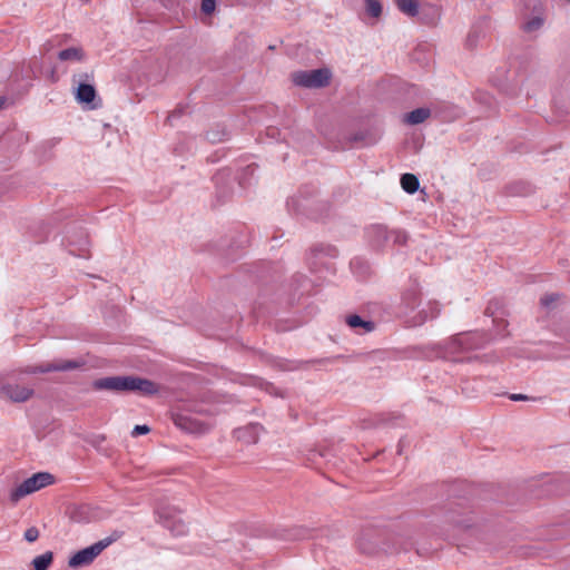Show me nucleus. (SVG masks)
Listing matches in <instances>:
<instances>
[{
  "instance_id": "26",
  "label": "nucleus",
  "mask_w": 570,
  "mask_h": 570,
  "mask_svg": "<svg viewBox=\"0 0 570 570\" xmlns=\"http://www.w3.org/2000/svg\"><path fill=\"white\" fill-rule=\"evenodd\" d=\"M23 538L28 542H35L39 538V530L36 527H30L24 531Z\"/></svg>"
},
{
  "instance_id": "13",
  "label": "nucleus",
  "mask_w": 570,
  "mask_h": 570,
  "mask_svg": "<svg viewBox=\"0 0 570 570\" xmlns=\"http://www.w3.org/2000/svg\"><path fill=\"white\" fill-rule=\"evenodd\" d=\"M368 237L374 246H382L390 239V232L383 225H374L368 229Z\"/></svg>"
},
{
  "instance_id": "24",
  "label": "nucleus",
  "mask_w": 570,
  "mask_h": 570,
  "mask_svg": "<svg viewBox=\"0 0 570 570\" xmlns=\"http://www.w3.org/2000/svg\"><path fill=\"white\" fill-rule=\"evenodd\" d=\"M227 137L225 129H210L206 132V139L213 144L220 142Z\"/></svg>"
},
{
  "instance_id": "35",
  "label": "nucleus",
  "mask_w": 570,
  "mask_h": 570,
  "mask_svg": "<svg viewBox=\"0 0 570 570\" xmlns=\"http://www.w3.org/2000/svg\"><path fill=\"white\" fill-rule=\"evenodd\" d=\"M239 184H240V185H243V184H244V179H243V178H240V179H239Z\"/></svg>"
},
{
  "instance_id": "22",
  "label": "nucleus",
  "mask_w": 570,
  "mask_h": 570,
  "mask_svg": "<svg viewBox=\"0 0 570 570\" xmlns=\"http://www.w3.org/2000/svg\"><path fill=\"white\" fill-rule=\"evenodd\" d=\"M543 23H544L543 18L537 16V17L529 19L523 24L522 28L525 32L531 33V32H535V31L540 30L542 28Z\"/></svg>"
},
{
  "instance_id": "9",
  "label": "nucleus",
  "mask_w": 570,
  "mask_h": 570,
  "mask_svg": "<svg viewBox=\"0 0 570 570\" xmlns=\"http://www.w3.org/2000/svg\"><path fill=\"white\" fill-rule=\"evenodd\" d=\"M476 334H458L452 336L448 342V351L450 354L461 353L479 347L476 343Z\"/></svg>"
},
{
  "instance_id": "34",
  "label": "nucleus",
  "mask_w": 570,
  "mask_h": 570,
  "mask_svg": "<svg viewBox=\"0 0 570 570\" xmlns=\"http://www.w3.org/2000/svg\"><path fill=\"white\" fill-rule=\"evenodd\" d=\"M4 102H6V98L0 97V109L3 107Z\"/></svg>"
},
{
  "instance_id": "16",
  "label": "nucleus",
  "mask_w": 570,
  "mask_h": 570,
  "mask_svg": "<svg viewBox=\"0 0 570 570\" xmlns=\"http://www.w3.org/2000/svg\"><path fill=\"white\" fill-rule=\"evenodd\" d=\"M401 186L406 193L414 194L419 189L420 183L415 175L403 174L401 177Z\"/></svg>"
},
{
  "instance_id": "11",
  "label": "nucleus",
  "mask_w": 570,
  "mask_h": 570,
  "mask_svg": "<svg viewBox=\"0 0 570 570\" xmlns=\"http://www.w3.org/2000/svg\"><path fill=\"white\" fill-rule=\"evenodd\" d=\"M81 366L80 362L77 361H58L52 363H47L45 365L35 366L30 373H48V372H65L78 368Z\"/></svg>"
},
{
  "instance_id": "21",
  "label": "nucleus",
  "mask_w": 570,
  "mask_h": 570,
  "mask_svg": "<svg viewBox=\"0 0 570 570\" xmlns=\"http://www.w3.org/2000/svg\"><path fill=\"white\" fill-rule=\"evenodd\" d=\"M366 12L373 17L379 18L382 13V4L380 0H364Z\"/></svg>"
},
{
  "instance_id": "12",
  "label": "nucleus",
  "mask_w": 570,
  "mask_h": 570,
  "mask_svg": "<svg viewBox=\"0 0 570 570\" xmlns=\"http://www.w3.org/2000/svg\"><path fill=\"white\" fill-rule=\"evenodd\" d=\"M78 77H79V80H78V87H77V92H76L77 100L80 102H85V104L92 102L94 99L96 98L95 87L89 83L81 82L82 79L88 78V75L82 73V75H79Z\"/></svg>"
},
{
  "instance_id": "33",
  "label": "nucleus",
  "mask_w": 570,
  "mask_h": 570,
  "mask_svg": "<svg viewBox=\"0 0 570 570\" xmlns=\"http://www.w3.org/2000/svg\"><path fill=\"white\" fill-rule=\"evenodd\" d=\"M276 129L275 128H268L267 135L274 137Z\"/></svg>"
},
{
  "instance_id": "2",
  "label": "nucleus",
  "mask_w": 570,
  "mask_h": 570,
  "mask_svg": "<svg viewBox=\"0 0 570 570\" xmlns=\"http://www.w3.org/2000/svg\"><path fill=\"white\" fill-rule=\"evenodd\" d=\"M358 548L363 553L375 554L377 552L396 553L404 547V538L401 535H392L383 538L382 534L368 531L363 533L357 541Z\"/></svg>"
},
{
  "instance_id": "36",
  "label": "nucleus",
  "mask_w": 570,
  "mask_h": 570,
  "mask_svg": "<svg viewBox=\"0 0 570 570\" xmlns=\"http://www.w3.org/2000/svg\"><path fill=\"white\" fill-rule=\"evenodd\" d=\"M291 535H292V537H294V538H298V537H297L295 533H293V532L291 533Z\"/></svg>"
},
{
  "instance_id": "27",
  "label": "nucleus",
  "mask_w": 570,
  "mask_h": 570,
  "mask_svg": "<svg viewBox=\"0 0 570 570\" xmlns=\"http://www.w3.org/2000/svg\"><path fill=\"white\" fill-rule=\"evenodd\" d=\"M150 431L149 426L147 425H136L131 432L132 436H138L142 434H147Z\"/></svg>"
},
{
  "instance_id": "10",
  "label": "nucleus",
  "mask_w": 570,
  "mask_h": 570,
  "mask_svg": "<svg viewBox=\"0 0 570 570\" xmlns=\"http://www.w3.org/2000/svg\"><path fill=\"white\" fill-rule=\"evenodd\" d=\"M67 240L70 254L78 257H89L90 242L87 234L80 232L78 238L75 235H68Z\"/></svg>"
},
{
  "instance_id": "31",
  "label": "nucleus",
  "mask_w": 570,
  "mask_h": 570,
  "mask_svg": "<svg viewBox=\"0 0 570 570\" xmlns=\"http://www.w3.org/2000/svg\"><path fill=\"white\" fill-rule=\"evenodd\" d=\"M475 39H476V32L475 31H471L468 36V45L470 47L474 46L475 43Z\"/></svg>"
},
{
  "instance_id": "23",
  "label": "nucleus",
  "mask_w": 570,
  "mask_h": 570,
  "mask_svg": "<svg viewBox=\"0 0 570 570\" xmlns=\"http://www.w3.org/2000/svg\"><path fill=\"white\" fill-rule=\"evenodd\" d=\"M440 304L438 302H431L428 305V309H423L422 314L424 316L422 317V322H425L428 318H435L440 314Z\"/></svg>"
},
{
  "instance_id": "17",
  "label": "nucleus",
  "mask_w": 570,
  "mask_h": 570,
  "mask_svg": "<svg viewBox=\"0 0 570 570\" xmlns=\"http://www.w3.org/2000/svg\"><path fill=\"white\" fill-rule=\"evenodd\" d=\"M58 58L61 61H67V60L80 61L83 59V51L80 48H76V47L67 48V49L61 50L58 53Z\"/></svg>"
},
{
  "instance_id": "5",
  "label": "nucleus",
  "mask_w": 570,
  "mask_h": 570,
  "mask_svg": "<svg viewBox=\"0 0 570 570\" xmlns=\"http://www.w3.org/2000/svg\"><path fill=\"white\" fill-rule=\"evenodd\" d=\"M179 514L180 511L175 507L165 505L157 509L158 521L177 537L188 531L187 524Z\"/></svg>"
},
{
  "instance_id": "32",
  "label": "nucleus",
  "mask_w": 570,
  "mask_h": 570,
  "mask_svg": "<svg viewBox=\"0 0 570 570\" xmlns=\"http://www.w3.org/2000/svg\"><path fill=\"white\" fill-rule=\"evenodd\" d=\"M510 399L513 401H523L527 400L528 397L523 394H512Z\"/></svg>"
},
{
  "instance_id": "8",
  "label": "nucleus",
  "mask_w": 570,
  "mask_h": 570,
  "mask_svg": "<svg viewBox=\"0 0 570 570\" xmlns=\"http://www.w3.org/2000/svg\"><path fill=\"white\" fill-rule=\"evenodd\" d=\"M2 397L14 403L27 402L33 395V389L17 383H4L0 389Z\"/></svg>"
},
{
  "instance_id": "1",
  "label": "nucleus",
  "mask_w": 570,
  "mask_h": 570,
  "mask_svg": "<svg viewBox=\"0 0 570 570\" xmlns=\"http://www.w3.org/2000/svg\"><path fill=\"white\" fill-rule=\"evenodd\" d=\"M95 391H110L115 393L138 392L145 396L156 395L160 391L159 384L136 375H117L97 379L91 384Z\"/></svg>"
},
{
  "instance_id": "14",
  "label": "nucleus",
  "mask_w": 570,
  "mask_h": 570,
  "mask_svg": "<svg viewBox=\"0 0 570 570\" xmlns=\"http://www.w3.org/2000/svg\"><path fill=\"white\" fill-rule=\"evenodd\" d=\"M397 9L407 17H415L419 13L417 0H394Z\"/></svg>"
},
{
  "instance_id": "19",
  "label": "nucleus",
  "mask_w": 570,
  "mask_h": 570,
  "mask_svg": "<svg viewBox=\"0 0 570 570\" xmlns=\"http://www.w3.org/2000/svg\"><path fill=\"white\" fill-rule=\"evenodd\" d=\"M261 429H262V426H259L258 424H253V425L246 426L244 429H238L236 431V434H237L238 439H246L247 434H250L252 438H250V440L248 439L247 441L252 442V443H256L258 440L257 433H258V430H261Z\"/></svg>"
},
{
  "instance_id": "20",
  "label": "nucleus",
  "mask_w": 570,
  "mask_h": 570,
  "mask_svg": "<svg viewBox=\"0 0 570 570\" xmlns=\"http://www.w3.org/2000/svg\"><path fill=\"white\" fill-rule=\"evenodd\" d=\"M350 327H363L366 332H371L374 327L373 323L363 321L358 315H351L346 318Z\"/></svg>"
},
{
  "instance_id": "3",
  "label": "nucleus",
  "mask_w": 570,
  "mask_h": 570,
  "mask_svg": "<svg viewBox=\"0 0 570 570\" xmlns=\"http://www.w3.org/2000/svg\"><path fill=\"white\" fill-rule=\"evenodd\" d=\"M121 537V532L115 531L111 535L99 540L98 542L77 551L68 561V566L73 569L89 566L94 560L111 543Z\"/></svg>"
},
{
  "instance_id": "15",
  "label": "nucleus",
  "mask_w": 570,
  "mask_h": 570,
  "mask_svg": "<svg viewBox=\"0 0 570 570\" xmlns=\"http://www.w3.org/2000/svg\"><path fill=\"white\" fill-rule=\"evenodd\" d=\"M431 115L428 108H417L406 114L405 121L410 125H419L425 121Z\"/></svg>"
},
{
  "instance_id": "28",
  "label": "nucleus",
  "mask_w": 570,
  "mask_h": 570,
  "mask_svg": "<svg viewBox=\"0 0 570 570\" xmlns=\"http://www.w3.org/2000/svg\"><path fill=\"white\" fill-rule=\"evenodd\" d=\"M393 236L394 237V242L395 243H405L406 240V235L402 232H391L390 233V237Z\"/></svg>"
},
{
  "instance_id": "18",
  "label": "nucleus",
  "mask_w": 570,
  "mask_h": 570,
  "mask_svg": "<svg viewBox=\"0 0 570 570\" xmlns=\"http://www.w3.org/2000/svg\"><path fill=\"white\" fill-rule=\"evenodd\" d=\"M53 553L51 551H47L40 556H37L32 560V564L35 570H47L49 566L52 563Z\"/></svg>"
},
{
  "instance_id": "29",
  "label": "nucleus",
  "mask_w": 570,
  "mask_h": 570,
  "mask_svg": "<svg viewBox=\"0 0 570 570\" xmlns=\"http://www.w3.org/2000/svg\"><path fill=\"white\" fill-rule=\"evenodd\" d=\"M554 301H556V296L554 295H547V296L541 298V304L544 305V306H549Z\"/></svg>"
},
{
  "instance_id": "30",
  "label": "nucleus",
  "mask_w": 570,
  "mask_h": 570,
  "mask_svg": "<svg viewBox=\"0 0 570 570\" xmlns=\"http://www.w3.org/2000/svg\"><path fill=\"white\" fill-rule=\"evenodd\" d=\"M256 169H257V166L255 164H250L244 168V174L253 176Z\"/></svg>"
},
{
  "instance_id": "7",
  "label": "nucleus",
  "mask_w": 570,
  "mask_h": 570,
  "mask_svg": "<svg viewBox=\"0 0 570 570\" xmlns=\"http://www.w3.org/2000/svg\"><path fill=\"white\" fill-rule=\"evenodd\" d=\"M331 79V72L327 69H315L302 71L293 75V81L297 86L307 88L325 87Z\"/></svg>"
},
{
  "instance_id": "6",
  "label": "nucleus",
  "mask_w": 570,
  "mask_h": 570,
  "mask_svg": "<svg viewBox=\"0 0 570 570\" xmlns=\"http://www.w3.org/2000/svg\"><path fill=\"white\" fill-rule=\"evenodd\" d=\"M171 420L178 429L194 434H204L212 428L210 423L193 416L187 411H173Z\"/></svg>"
},
{
  "instance_id": "4",
  "label": "nucleus",
  "mask_w": 570,
  "mask_h": 570,
  "mask_svg": "<svg viewBox=\"0 0 570 570\" xmlns=\"http://www.w3.org/2000/svg\"><path fill=\"white\" fill-rule=\"evenodd\" d=\"M55 482V476L49 472H38L26 479L22 483L11 490L10 500L17 503L23 497L41 490Z\"/></svg>"
},
{
  "instance_id": "25",
  "label": "nucleus",
  "mask_w": 570,
  "mask_h": 570,
  "mask_svg": "<svg viewBox=\"0 0 570 570\" xmlns=\"http://www.w3.org/2000/svg\"><path fill=\"white\" fill-rule=\"evenodd\" d=\"M216 0H202V12L209 16L215 11Z\"/></svg>"
}]
</instances>
